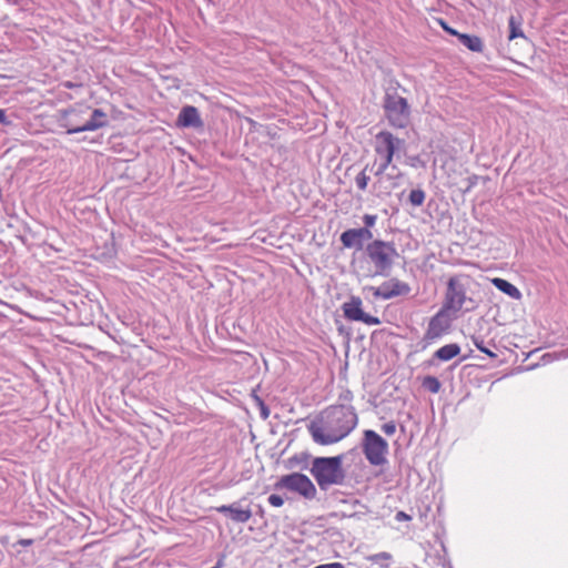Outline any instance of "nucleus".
<instances>
[{
  "instance_id": "f257e3e1",
  "label": "nucleus",
  "mask_w": 568,
  "mask_h": 568,
  "mask_svg": "<svg viewBox=\"0 0 568 568\" xmlns=\"http://www.w3.org/2000/svg\"><path fill=\"white\" fill-rule=\"evenodd\" d=\"M358 417L351 405H332L316 415L307 425L314 443L328 446L346 438L357 426Z\"/></svg>"
},
{
  "instance_id": "f03ea898",
  "label": "nucleus",
  "mask_w": 568,
  "mask_h": 568,
  "mask_svg": "<svg viewBox=\"0 0 568 568\" xmlns=\"http://www.w3.org/2000/svg\"><path fill=\"white\" fill-rule=\"evenodd\" d=\"M374 151L377 156L376 160H379V162L373 173L374 175H379L387 171L388 168L393 171L396 170V166L392 165V163L395 158H399L402 153H405L406 142L388 131H382L375 136Z\"/></svg>"
},
{
  "instance_id": "7ed1b4c3",
  "label": "nucleus",
  "mask_w": 568,
  "mask_h": 568,
  "mask_svg": "<svg viewBox=\"0 0 568 568\" xmlns=\"http://www.w3.org/2000/svg\"><path fill=\"white\" fill-rule=\"evenodd\" d=\"M367 261L373 265V271L365 273L366 276H388L393 265L398 257V252L392 242L374 240L365 247Z\"/></svg>"
},
{
  "instance_id": "20e7f679",
  "label": "nucleus",
  "mask_w": 568,
  "mask_h": 568,
  "mask_svg": "<svg viewBox=\"0 0 568 568\" xmlns=\"http://www.w3.org/2000/svg\"><path fill=\"white\" fill-rule=\"evenodd\" d=\"M343 456L316 457L312 462L311 474L322 490L334 485H343L345 471L343 469Z\"/></svg>"
},
{
  "instance_id": "39448f33",
  "label": "nucleus",
  "mask_w": 568,
  "mask_h": 568,
  "mask_svg": "<svg viewBox=\"0 0 568 568\" xmlns=\"http://www.w3.org/2000/svg\"><path fill=\"white\" fill-rule=\"evenodd\" d=\"M442 308L457 315L458 312H470L476 308L474 300L466 294V286L458 276L450 277Z\"/></svg>"
},
{
  "instance_id": "423d86ee",
  "label": "nucleus",
  "mask_w": 568,
  "mask_h": 568,
  "mask_svg": "<svg viewBox=\"0 0 568 568\" xmlns=\"http://www.w3.org/2000/svg\"><path fill=\"white\" fill-rule=\"evenodd\" d=\"M384 109L389 124L397 129H404L410 121V108L407 100L397 93H386Z\"/></svg>"
},
{
  "instance_id": "0eeeda50",
  "label": "nucleus",
  "mask_w": 568,
  "mask_h": 568,
  "mask_svg": "<svg viewBox=\"0 0 568 568\" xmlns=\"http://www.w3.org/2000/svg\"><path fill=\"white\" fill-rule=\"evenodd\" d=\"M387 452L388 444L382 436L372 429L364 432L363 453L371 465L382 466L386 464Z\"/></svg>"
},
{
  "instance_id": "6e6552de",
  "label": "nucleus",
  "mask_w": 568,
  "mask_h": 568,
  "mask_svg": "<svg viewBox=\"0 0 568 568\" xmlns=\"http://www.w3.org/2000/svg\"><path fill=\"white\" fill-rule=\"evenodd\" d=\"M456 317L457 316L440 307V310L428 322L423 336L424 348L448 334L452 323Z\"/></svg>"
},
{
  "instance_id": "1a4fd4ad",
  "label": "nucleus",
  "mask_w": 568,
  "mask_h": 568,
  "mask_svg": "<svg viewBox=\"0 0 568 568\" xmlns=\"http://www.w3.org/2000/svg\"><path fill=\"white\" fill-rule=\"evenodd\" d=\"M276 487L295 491L306 499H313L316 496L315 485L306 475L300 473L282 476Z\"/></svg>"
},
{
  "instance_id": "9d476101",
  "label": "nucleus",
  "mask_w": 568,
  "mask_h": 568,
  "mask_svg": "<svg viewBox=\"0 0 568 568\" xmlns=\"http://www.w3.org/2000/svg\"><path fill=\"white\" fill-rule=\"evenodd\" d=\"M106 124V114L100 109H94L91 111L90 118L83 123H75L74 121L70 120L68 123H62V126L67 129L68 134H73L84 131H95L105 126Z\"/></svg>"
},
{
  "instance_id": "9b49d317",
  "label": "nucleus",
  "mask_w": 568,
  "mask_h": 568,
  "mask_svg": "<svg viewBox=\"0 0 568 568\" xmlns=\"http://www.w3.org/2000/svg\"><path fill=\"white\" fill-rule=\"evenodd\" d=\"M368 290L373 292L375 298L390 300L396 296L407 295L410 292V286L394 277L384 282L378 287L371 286Z\"/></svg>"
},
{
  "instance_id": "f8f14e48",
  "label": "nucleus",
  "mask_w": 568,
  "mask_h": 568,
  "mask_svg": "<svg viewBox=\"0 0 568 568\" xmlns=\"http://www.w3.org/2000/svg\"><path fill=\"white\" fill-rule=\"evenodd\" d=\"M344 316L349 321L363 322L367 325H378L379 318L366 314L362 310V300L357 296H352L349 301L343 304Z\"/></svg>"
},
{
  "instance_id": "ddd939ff",
  "label": "nucleus",
  "mask_w": 568,
  "mask_h": 568,
  "mask_svg": "<svg viewBox=\"0 0 568 568\" xmlns=\"http://www.w3.org/2000/svg\"><path fill=\"white\" fill-rule=\"evenodd\" d=\"M392 172H383L379 175H375L376 181L373 183L372 189L373 193L378 197H385L392 194V192L398 187L399 179L402 176L400 172L393 173Z\"/></svg>"
},
{
  "instance_id": "4468645a",
  "label": "nucleus",
  "mask_w": 568,
  "mask_h": 568,
  "mask_svg": "<svg viewBox=\"0 0 568 568\" xmlns=\"http://www.w3.org/2000/svg\"><path fill=\"white\" fill-rule=\"evenodd\" d=\"M373 239L367 227L348 229L341 234V242L346 248L363 250L364 243Z\"/></svg>"
},
{
  "instance_id": "2eb2a0df",
  "label": "nucleus",
  "mask_w": 568,
  "mask_h": 568,
  "mask_svg": "<svg viewBox=\"0 0 568 568\" xmlns=\"http://www.w3.org/2000/svg\"><path fill=\"white\" fill-rule=\"evenodd\" d=\"M178 125L182 128H201L203 121L195 106H183L178 116Z\"/></svg>"
},
{
  "instance_id": "dca6fc26",
  "label": "nucleus",
  "mask_w": 568,
  "mask_h": 568,
  "mask_svg": "<svg viewBox=\"0 0 568 568\" xmlns=\"http://www.w3.org/2000/svg\"><path fill=\"white\" fill-rule=\"evenodd\" d=\"M216 510L222 514L229 513L232 520L242 524L247 523L252 517L250 508L241 509L235 504L220 506Z\"/></svg>"
},
{
  "instance_id": "f3484780",
  "label": "nucleus",
  "mask_w": 568,
  "mask_h": 568,
  "mask_svg": "<svg viewBox=\"0 0 568 568\" xmlns=\"http://www.w3.org/2000/svg\"><path fill=\"white\" fill-rule=\"evenodd\" d=\"M491 283L496 288H498L500 292L505 293L511 298L519 300L521 297L520 291L510 282L504 278L495 277L491 280Z\"/></svg>"
},
{
  "instance_id": "a211bd4d",
  "label": "nucleus",
  "mask_w": 568,
  "mask_h": 568,
  "mask_svg": "<svg viewBox=\"0 0 568 568\" xmlns=\"http://www.w3.org/2000/svg\"><path fill=\"white\" fill-rule=\"evenodd\" d=\"M459 353H460L459 345L453 343V344L444 345L440 348H438L434 353V357L439 359V361H442V362H447V361L453 359L457 355H459Z\"/></svg>"
},
{
  "instance_id": "6ab92c4d",
  "label": "nucleus",
  "mask_w": 568,
  "mask_h": 568,
  "mask_svg": "<svg viewBox=\"0 0 568 568\" xmlns=\"http://www.w3.org/2000/svg\"><path fill=\"white\" fill-rule=\"evenodd\" d=\"M458 39L463 45L468 48L470 51L474 52H481L484 49L483 41L477 36H469V34H458Z\"/></svg>"
},
{
  "instance_id": "aec40b11",
  "label": "nucleus",
  "mask_w": 568,
  "mask_h": 568,
  "mask_svg": "<svg viewBox=\"0 0 568 568\" xmlns=\"http://www.w3.org/2000/svg\"><path fill=\"white\" fill-rule=\"evenodd\" d=\"M369 166L366 165L356 176L355 184L359 191H366L371 181V175L367 173Z\"/></svg>"
},
{
  "instance_id": "412c9836",
  "label": "nucleus",
  "mask_w": 568,
  "mask_h": 568,
  "mask_svg": "<svg viewBox=\"0 0 568 568\" xmlns=\"http://www.w3.org/2000/svg\"><path fill=\"white\" fill-rule=\"evenodd\" d=\"M518 37H523L524 38V32L520 28V22H518L516 20V18L514 16H511L509 18V36H508V39L509 40H514Z\"/></svg>"
},
{
  "instance_id": "4be33fe9",
  "label": "nucleus",
  "mask_w": 568,
  "mask_h": 568,
  "mask_svg": "<svg viewBox=\"0 0 568 568\" xmlns=\"http://www.w3.org/2000/svg\"><path fill=\"white\" fill-rule=\"evenodd\" d=\"M425 197H426L425 192L420 189L413 190L409 193V202L414 206L423 205Z\"/></svg>"
},
{
  "instance_id": "5701e85b",
  "label": "nucleus",
  "mask_w": 568,
  "mask_h": 568,
  "mask_svg": "<svg viewBox=\"0 0 568 568\" xmlns=\"http://www.w3.org/2000/svg\"><path fill=\"white\" fill-rule=\"evenodd\" d=\"M424 386L427 387L432 393H438L440 389L439 381L433 376H427L425 378Z\"/></svg>"
},
{
  "instance_id": "b1692460",
  "label": "nucleus",
  "mask_w": 568,
  "mask_h": 568,
  "mask_svg": "<svg viewBox=\"0 0 568 568\" xmlns=\"http://www.w3.org/2000/svg\"><path fill=\"white\" fill-rule=\"evenodd\" d=\"M392 559V555L389 552L383 551L375 555H372L368 557V560L373 562H382V561H389Z\"/></svg>"
},
{
  "instance_id": "393cba45",
  "label": "nucleus",
  "mask_w": 568,
  "mask_h": 568,
  "mask_svg": "<svg viewBox=\"0 0 568 568\" xmlns=\"http://www.w3.org/2000/svg\"><path fill=\"white\" fill-rule=\"evenodd\" d=\"M477 181H478V176L471 175V176L467 178V180L465 182V186L459 187V190L463 193H467L477 184Z\"/></svg>"
},
{
  "instance_id": "a878e982",
  "label": "nucleus",
  "mask_w": 568,
  "mask_h": 568,
  "mask_svg": "<svg viewBox=\"0 0 568 568\" xmlns=\"http://www.w3.org/2000/svg\"><path fill=\"white\" fill-rule=\"evenodd\" d=\"M474 345L477 347V349H479L480 352L487 354L489 357H496V354L493 353L491 351H489L485 345H484V341L480 339V338H474Z\"/></svg>"
},
{
  "instance_id": "bb28decb",
  "label": "nucleus",
  "mask_w": 568,
  "mask_h": 568,
  "mask_svg": "<svg viewBox=\"0 0 568 568\" xmlns=\"http://www.w3.org/2000/svg\"><path fill=\"white\" fill-rule=\"evenodd\" d=\"M268 503L273 506V507H281L283 506L284 504V499L280 496V495H271L268 497Z\"/></svg>"
},
{
  "instance_id": "cd10ccee",
  "label": "nucleus",
  "mask_w": 568,
  "mask_h": 568,
  "mask_svg": "<svg viewBox=\"0 0 568 568\" xmlns=\"http://www.w3.org/2000/svg\"><path fill=\"white\" fill-rule=\"evenodd\" d=\"M382 430L386 435L392 436L396 432V424L394 422L386 423L382 426Z\"/></svg>"
},
{
  "instance_id": "c85d7f7f",
  "label": "nucleus",
  "mask_w": 568,
  "mask_h": 568,
  "mask_svg": "<svg viewBox=\"0 0 568 568\" xmlns=\"http://www.w3.org/2000/svg\"><path fill=\"white\" fill-rule=\"evenodd\" d=\"M376 220H377L376 215L365 214L363 217L365 227H367L369 230V227L375 225Z\"/></svg>"
},
{
  "instance_id": "c756f323",
  "label": "nucleus",
  "mask_w": 568,
  "mask_h": 568,
  "mask_svg": "<svg viewBox=\"0 0 568 568\" xmlns=\"http://www.w3.org/2000/svg\"><path fill=\"white\" fill-rule=\"evenodd\" d=\"M315 568H344V566L341 562H331L316 566Z\"/></svg>"
},
{
  "instance_id": "7c9ffc66",
  "label": "nucleus",
  "mask_w": 568,
  "mask_h": 568,
  "mask_svg": "<svg viewBox=\"0 0 568 568\" xmlns=\"http://www.w3.org/2000/svg\"><path fill=\"white\" fill-rule=\"evenodd\" d=\"M443 28L445 31H447L448 33L453 34V36H456L458 38V34H460L458 31L454 30L453 28L448 27L444 21H440Z\"/></svg>"
},
{
  "instance_id": "2f4dec72",
  "label": "nucleus",
  "mask_w": 568,
  "mask_h": 568,
  "mask_svg": "<svg viewBox=\"0 0 568 568\" xmlns=\"http://www.w3.org/2000/svg\"><path fill=\"white\" fill-rule=\"evenodd\" d=\"M68 118H67V122L68 123L70 120L74 121L75 123H81L80 120H75L74 118L78 115L75 110H71L67 113Z\"/></svg>"
},
{
  "instance_id": "473e14b6",
  "label": "nucleus",
  "mask_w": 568,
  "mask_h": 568,
  "mask_svg": "<svg viewBox=\"0 0 568 568\" xmlns=\"http://www.w3.org/2000/svg\"><path fill=\"white\" fill-rule=\"evenodd\" d=\"M0 124L10 125V121H8L7 115L3 110L0 109Z\"/></svg>"
},
{
  "instance_id": "72a5a7b5",
  "label": "nucleus",
  "mask_w": 568,
  "mask_h": 568,
  "mask_svg": "<svg viewBox=\"0 0 568 568\" xmlns=\"http://www.w3.org/2000/svg\"><path fill=\"white\" fill-rule=\"evenodd\" d=\"M18 544L23 547H27V546H31L33 544V540L32 539H20L18 541Z\"/></svg>"
},
{
  "instance_id": "f704fd0d",
  "label": "nucleus",
  "mask_w": 568,
  "mask_h": 568,
  "mask_svg": "<svg viewBox=\"0 0 568 568\" xmlns=\"http://www.w3.org/2000/svg\"><path fill=\"white\" fill-rule=\"evenodd\" d=\"M396 518L399 520L400 519L408 520L410 517L408 515H406L404 511H399V513H397Z\"/></svg>"
},
{
  "instance_id": "c9c22d12",
  "label": "nucleus",
  "mask_w": 568,
  "mask_h": 568,
  "mask_svg": "<svg viewBox=\"0 0 568 568\" xmlns=\"http://www.w3.org/2000/svg\"><path fill=\"white\" fill-rule=\"evenodd\" d=\"M262 416H263L264 419H266L268 417V410L264 406L262 407Z\"/></svg>"
},
{
  "instance_id": "e433bc0d",
  "label": "nucleus",
  "mask_w": 568,
  "mask_h": 568,
  "mask_svg": "<svg viewBox=\"0 0 568 568\" xmlns=\"http://www.w3.org/2000/svg\"><path fill=\"white\" fill-rule=\"evenodd\" d=\"M416 161H418V158H413V159H412V162H410V165L415 166Z\"/></svg>"
},
{
  "instance_id": "4c0bfd02",
  "label": "nucleus",
  "mask_w": 568,
  "mask_h": 568,
  "mask_svg": "<svg viewBox=\"0 0 568 568\" xmlns=\"http://www.w3.org/2000/svg\"><path fill=\"white\" fill-rule=\"evenodd\" d=\"M88 111H90L89 108H83L80 112L83 113V112H88Z\"/></svg>"
}]
</instances>
